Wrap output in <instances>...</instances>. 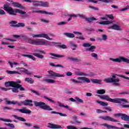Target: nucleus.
<instances>
[{"label": "nucleus", "mask_w": 129, "mask_h": 129, "mask_svg": "<svg viewBox=\"0 0 129 129\" xmlns=\"http://www.w3.org/2000/svg\"><path fill=\"white\" fill-rule=\"evenodd\" d=\"M23 38V40H25L29 44H31V45H35V46H54L53 44H56L57 43L55 42H51L49 43H48V41H43L42 39H38L37 40H33L31 39V38H29L27 35L25 34H22L20 35V38Z\"/></svg>", "instance_id": "nucleus-1"}, {"label": "nucleus", "mask_w": 129, "mask_h": 129, "mask_svg": "<svg viewBox=\"0 0 129 129\" xmlns=\"http://www.w3.org/2000/svg\"><path fill=\"white\" fill-rule=\"evenodd\" d=\"M4 10L11 15V16H17V14H21L22 15V19L24 18H27V13L23 10L14 9L10 7V4H5L4 5Z\"/></svg>", "instance_id": "nucleus-2"}, {"label": "nucleus", "mask_w": 129, "mask_h": 129, "mask_svg": "<svg viewBox=\"0 0 129 129\" xmlns=\"http://www.w3.org/2000/svg\"><path fill=\"white\" fill-rule=\"evenodd\" d=\"M99 97H100L101 99H104V100L109 101V102H113V103H118V104H121V102L128 103V101H127L126 99L122 98L112 99L108 95H99Z\"/></svg>", "instance_id": "nucleus-3"}, {"label": "nucleus", "mask_w": 129, "mask_h": 129, "mask_svg": "<svg viewBox=\"0 0 129 129\" xmlns=\"http://www.w3.org/2000/svg\"><path fill=\"white\" fill-rule=\"evenodd\" d=\"M34 105L36 107H39V108H41V109H43V110H47L51 111L53 110V109L50 107V106L47 105L45 102H34Z\"/></svg>", "instance_id": "nucleus-4"}, {"label": "nucleus", "mask_w": 129, "mask_h": 129, "mask_svg": "<svg viewBox=\"0 0 129 129\" xmlns=\"http://www.w3.org/2000/svg\"><path fill=\"white\" fill-rule=\"evenodd\" d=\"M104 81L106 83H113L114 85L116 86H119L120 85V84L119 83L120 80L116 78V77L114 75L112 76V78L105 79Z\"/></svg>", "instance_id": "nucleus-5"}, {"label": "nucleus", "mask_w": 129, "mask_h": 129, "mask_svg": "<svg viewBox=\"0 0 129 129\" xmlns=\"http://www.w3.org/2000/svg\"><path fill=\"white\" fill-rule=\"evenodd\" d=\"M5 85L6 87H15V85H17L18 87V89H20V91H25V88L23 87L22 85L18 84L15 83V81H8L5 82Z\"/></svg>", "instance_id": "nucleus-6"}, {"label": "nucleus", "mask_w": 129, "mask_h": 129, "mask_svg": "<svg viewBox=\"0 0 129 129\" xmlns=\"http://www.w3.org/2000/svg\"><path fill=\"white\" fill-rule=\"evenodd\" d=\"M33 100H25L24 101L19 102L18 101H14V104H18V106H22L23 104L26 106H33Z\"/></svg>", "instance_id": "nucleus-7"}, {"label": "nucleus", "mask_w": 129, "mask_h": 129, "mask_svg": "<svg viewBox=\"0 0 129 129\" xmlns=\"http://www.w3.org/2000/svg\"><path fill=\"white\" fill-rule=\"evenodd\" d=\"M109 60L113 61V62H117L118 63H121V62H124L127 64H129V59L126 58L123 56H120L118 58H110Z\"/></svg>", "instance_id": "nucleus-8"}, {"label": "nucleus", "mask_w": 129, "mask_h": 129, "mask_svg": "<svg viewBox=\"0 0 129 129\" xmlns=\"http://www.w3.org/2000/svg\"><path fill=\"white\" fill-rule=\"evenodd\" d=\"M10 26L12 28H24L26 26V24L24 23H18V21H11L10 22Z\"/></svg>", "instance_id": "nucleus-9"}, {"label": "nucleus", "mask_w": 129, "mask_h": 129, "mask_svg": "<svg viewBox=\"0 0 129 129\" xmlns=\"http://www.w3.org/2000/svg\"><path fill=\"white\" fill-rule=\"evenodd\" d=\"M78 79H79V80H82V81H76L74 79H72L71 80L73 82H74V83H84L85 82L90 83V80H89L88 78L82 77L78 78Z\"/></svg>", "instance_id": "nucleus-10"}, {"label": "nucleus", "mask_w": 129, "mask_h": 129, "mask_svg": "<svg viewBox=\"0 0 129 129\" xmlns=\"http://www.w3.org/2000/svg\"><path fill=\"white\" fill-rule=\"evenodd\" d=\"M48 75H47V78H49L50 79H54L55 77H64V75L55 73L53 71H48Z\"/></svg>", "instance_id": "nucleus-11"}, {"label": "nucleus", "mask_w": 129, "mask_h": 129, "mask_svg": "<svg viewBox=\"0 0 129 129\" xmlns=\"http://www.w3.org/2000/svg\"><path fill=\"white\" fill-rule=\"evenodd\" d=\"M80 18H81V19H84L85 20L86 22H88V23H89L90 24H92L93 23V21H97V19L95 18V17H91V18H86V16L84 15H81V14H78V15Z\"/></svg>", "instance_id": "nucleus-12"}, {"label": "nucleus", "mask_w": 129, "mask_h": 129, "mask_svg": "<svg viewBox=\"0 0 129 129\" xmlns=\"http://www.w3.org/2000/svg\"><path fill=\"white\" fill-rule=\"evenodd\" d=\"M83 47H90L89 48H88L86 49V51H89V52H92L93 53V52H95V49H96V46L94 45H92L90 43H85L83 45Z\"/></svg>", "instance_id": "nucleus-13"}, {"label": "nucleus", "mask_w": 129, "mask_h": 129, "mask_svg": "<svg viewBox=\"0 0 129 129\" xmlns=\"http://www.w3.org/2000/svg\"><path fill=\"white\" fill-rule=\"evenodd\" d=\"M35 10H37V8L35 7L31 8V11L32 13H38L39 14H45L46 15H50V16H53V13L51 12H46V11H42V10L36 11Z\"/></svg>", "instance_id": "nucleus-14"}, {"label": "nucleus", "mask_w": 129, "mask_h": 129, "mask_svg": "<svg viewBox=\"0 0 129 129\" xmlns=\"http://www.w3.org/2000/svg\"><path fill=\"white\" fill-rule=\"evenodd\" d=\"M114 116H115L116 117H119V116H120L122 120L129 121V116L125 114H121V113L115 114Z\"/></svg>", "instance_id": "nucleus-15"}, {"label": "nucleus", "mask_w": 129, "mask_h": 129, "mask_svg": "<svg viewBox=\"0 0 129 129\" xmlns=\"http://www.w3.org/2000/svg\"><path fill=\"white\" fill-rule=\"evenodd\" d=\"M33 38H46L47 40H51L52 38H50L48 35L46 34H32Z\"/></svg>", "instance_id": "nucleus-16"}, {"label": "nucleus", "mask_w": 129, "mask_h": 129, "mask_svg": "<svg viewBox=\"0 0 129 129\" xmlns=\"http://www.w3.org/2000/svg\"><path fill=\"white\" fill-rule=\"evenodd\" d=\"M100 118H102L104 120H107L108 121H113L114 122H118V120L111 117L109 116H102L100 117Z\"/></svg>", "instance_id": "nucleus-17"}, {"label": "nucleus", "mask_w": 129, "mask_h": 129, "mask_svg": "<svg viewBox=\"0 0 129 129\" xmlns=\"http://www.w3.org/2000/svg\"><path fill=\"white\" fill-rule=\"evenodd\" d=\"M75 74L77 76H90V77L94 76V75H95V73L94 72H91L89 74L83 73L76 72Z\"/></svg>", "instance_id": "nucleus-18"}, {"label": "nucleus", "mask_w": 129, "mask_h": 129, "mask_svg": "<svg viewBox=\"0 0 129 129\" xmlns=\"http://www.w3.org/2000/svg\"><path fill=\"white\" fill-rule=\"evenodd\" d=\"M26 3H33L32 5L34 7H40L41 1L35 0H26Z\"/></svg>", "instance_id": "nucleus-19"}, {"label": "nucleus", "mask_w": 129, "mask_h": 129, "mask_svg": "<svg viewBox=\"0 0 129 129\" xmlns=\"http://www.w3.org/2000/svg\"><path fill=\"white\" fill-rule=\"evenodd\" d=\"M49 128H63V127L60 125L55 124L51 123H49L47 126Z\"/></svg>", "instance_id": "nucleus-20"}, {"label": "nucleus", "mask_w": 129, "mask_h": 129, "mask_svg": "<svg viewBox=\"0 0 129 129\" xmlns=\"http://www.w3.org/2000/svg\"><path fill=\"white\" fill-rule=\"evenodd\" d=\"M14 111H20L21 113H31L32 111L28 109H26V108L22 109H14Z\"/></svg>", "instance_id": "nucleus-21"}, {"label": "nucleus", "mask_w": 129, "mask_h": 129, "mask_svg": "<svg viewBox=\"0 0 129 129\" xmlns=\"http://www.w3.org/2000/svg\"><path fill=\"white\" fill-rule=\"evenodd\" d=\"M58 105H59V106H60V107H63V108H66V109H68V110L73 111L72 112L76 113V111H75V110H72V109H71V108H70V107H69V106H68V105H64L63 104H61V103H59L58 104Z\"/></svg>", "instance_id": "nucleus-22"}, {"label": "nucleus", "mask_w": 129, "mask_h": 129, "mask_svg": "<svg viewBox=\"0 0 129 129\" xmlns=\"http://www.w3.org/2000/svg\"><path fill=\"white\" fill-rule=\"evenodd\" d=\"M12 5L15 8H20L21 10H26V7L22 6L20 3L13 2Z\"/></svg>", "instance_id": "nucleus-23"}, {"label": "nucleus", "mask_w": 129, "mask_h": 129, "mask_svg": "<svg viewBox=\"0 0 129 129\" xmlns=\"http://www.w3.org/2000/svg\"><path fill=\"white\" fill-rule=\"evenodd\" d=\"M106 17H102L101 18V20H102V21H108V18L110 19V20H113L114 19V17H113V15L112 14L111 15H106Z\"/></svg>", "instance_id": "nucleus-24"}, {"label": "nucleus", "mask_w": 129, "mask_h": 129, "mask_svg": "<svg viewBox=\"0 0 129 129\" xmlns=\"http://www.w3.org/2000/svg\"><path fill=\"white\" fill-rule=\"evenodd\" d=\"M102 125H103L105 127H107V128H108V129H118V127H117L115 126H113V125L108 124L107 123L102 124Z\"/></svg>", "instance_id": "nucleus-25"}, {"label": "nucleus", "mask_w": 129, "mask_h": 129, "mask_svg": "<svg viewBox=\"0 0 129 129\" xmlns=\"http://www.w3.org/2000/svg\"><path fill=\"white\" fill-rule=\"evenodd\" d=\"M110 29H112V30H115L116 31H122V29L120 28V26L116 24H113L112 26L110 27Z\"/></svg>", "instance_id": "nucleus-26"}, {"label": "nucleus", "mask_w": 129, "mask_h": 129, "mask_svg": "<svg viewBox=\"0 0 129 129\" xmlns=\"http://www.w3.org/2000/svg\"><path fill=\"white\" fill-rule=\"evenodd\" d=\"M96 23L97 24H99V25H109L110 24H112V21H102L100 22L97 21Z\"/></svg>", "instance_id": "nucleus-27"}, {"label": "nucleus", "mask_w": 129, "mask_h": 129, "mask_svg": "<svg viewBox=\"0 0 129 129\" xmlns=\"http://www.w3.org/2000/svg\"><path fill=\"white\" fill-rule=\"evenodd\" d=\"M13 87L11 88V89L12 90V92L14 93H19V88L17 85H15L14 87Z\"/></svg>", "instance_id": "nucleus-28"}, {"label": "nucleus", "mask_w": 129, "mask_h": 129, "mask_svg": "<svg viewBox=\"0 0 129 129\" xmlns=\"http://www.w3.org/2000/svg\"><path fill=\"white\" fill-rule=\"evenodd\" d=\"M63 35H64V36H66V37H67L68 38H72L75 37V35H74V34L72 33H69V32L64 33H63Z\"/></svg>", "instance_id": "nucleus-29"}, {"label": "nucleus", "mask_w": 129, "mask_h": 129, "mask_svg": "<svg viewBox=\"0 0 129 129\" xmlns=\"http://www.w3.org/2000/svg\"><path fill=\"white\" fill-rule=\"evenodd\" d=\"M49 55H51V56H53V57H55L56 58H63L65 57V55L57 54L53 53H49Z\"/></svg>", "instance_id": "nucleus-30"}, {"label": "nucleus", "mask_w": 129, "mask_h": 129, "mask_svg": "<svg viewBox=\"0 0 129 129\" xmlns=\"http://www.w3.org/2000/svg\"><path fill=\"white\" fill-rule=\"evenodd\" d=\"M40 7H43L44 8H48L49 7V3L47 2L40 1Z\"/></svg>", "instance_id": "nucleus-31"}, {"label": "nucleus", "mask_w": 129, "mask_h": 129, "mask_svg": "<svg viewBox=\"0 0 129 129\" xmlns=\"http://www.w3.org/2000/svg\"><path fill=\"white\" fill-rule=\"evenodd\" d=\"M25 81L30 83V84H33L35 82V81L32 79V78H26L25 79Z\"/></svg>", "instance_id": "nucleus-32"}, {"label": "nucleus", "mask_w": 129, "mask_h": 129, "mask_svg": "<svg viewBox=\"0 0 129 129\" xmlns=\"http://www.w3.org/2000/svg\"><path fill=\"white\" fill-rule=\"evenodd\" d=\"M13 116L15 117L16 119H18V120H20V121H26V120L25 118L22 117L18 116L16 115H13Z\"/></svg>", "instance_id": "nucleus-33"}, {"label": "nucleus", "mask_w": 129, "mask_h": 129, "mask_svg": "<svg viewBox=\"0 0 129 129\" xmlns=\"http://www.w3.org/2000/svg\"><path fill=\"white\" fill-rule=\"evenodd\" d=\"M92 82L94 84H101V85L102 84V83H101V81L97 79L92 80Z\"/></svg>", "instance_id": "nucleus-34"}, {"label": "nucleus", "mask_w": 129, "mask_h": 129, "mask_svg": "<svg viewBox=\"0 0 129 129\" xmlns=\"http://www.w3.org/2000/svg\"><path fill=\"white\" fill-rule=\"evenodd\" d=\"M34 52H35V53H38L37 54H46L45 51H44L43 50H41L40 49H36L34 50Z\"/></svg>", "instance_id": "nucleus-35"}, {"label": "nucleus", "mask_w": 129, "mask_h": 129, "mask_svg": "<svg viewBox=\"0 0 129 129\" xmlns=\"http://www.w3.org/2000/svg\"><path fill=\"white\" fill-rule=\"evenodd\" d=\"M7 73L8 74H10L11 75H12L13 74H21L20 73L17 72V71H8L7 70L6 71Z\"/></svg>", "instance_id": "nucleus-36"}, {"label": "nucleus", "mask_w": 129, "mask_h": 129, "mask_svg": "<svg viewBox=\"0 0 129 129\" xmlns=\"http://www.w3.org/2000/svg\"><path fill=\"white\" fill-rule=\"evenodd\" d=\"M4 100H5L6 102V104H8L9 105H11V104H15V101H8L7 98H5Z\"/></svg>", "instance_id": "nucleus-37"}, {"label": "nucleus", "mask_w": 129, "mask_h": 129, "mask_svg": "<svg viewBox=\"0 0 129 129\" xmlns=\"http://www.w3.org/2000/svg\"><path fill=\"white\" fill-rule=\"evenodd\" d=\"M97 102L98 103H99L100 105H102V106H107L108 105V104L107 103L102 102L101 101H97Z\"/></svg>", "instance_id": "nucleus-38"}, {"label": "nucleus", "mask_w": 129, "mask_h": 129, "mask_svg": "<svg viewBox=\"0 0 129 129\" xmlns=\"http://www.w3.org/2000/svg\"><path fill=\"white\" fill-rule=\"evenodd\" d=\"M33 55L35 56V57H37V58H39V59H43L44 58V55H40L39 53H33Z\"/></svg>", "instance_id": "nucleus-39"}, {"label": "nucleus", "mask_w": 129, "mask_h": 129, "mask_svg": "<svg viewBox=\"0 0 129 129\" xmlns=\"http://www.w3.org/2000/svg\"><path fill=\"white\" fill-rule=\"evenodd\" d=\"M43 81H46L47 83H55V81L54 80L52 79H44L43 80Z\"/></svg>", "instance_id": "nucleus-40"}, {"label": "nucleus", "mask_w": 129, "mask_h": 129, "mask_svg": "<svg viewBox=\"0 0 129 129\" xmlns=\"http://www.w3.org/2000/svg\"><path fill=\"white\" fill-rule=\"evenodd\" d=\"M97 94H104L105 93V90L104 89H101V90H98L97 91Z\"/></svg>", "instance_id": "nucleus-41"}, {"label": "nucleus", "mask_w": 129, "mask_h": 129, "mask_svg": "<svg viewBox=\"0 0 129 129\" xmlns=\"http://www.w3.org/2000/svg\"><path fill=\"white\" fill-rule=\"evenodd\" d=\"M75 99L76 100V102H79V103H83V100L79 98L78 97H76Z\"/></svg>", "instance_id": "nucleus-42"}, {"label": "nucleus", "mask_w": 129, "mask_h": 129, "mask_svg": "<svg viewBox=\"0 0 129 129\" xmlns=\"http://www.w3.org/2000/svg\"><path fill=\"white\" fill-rule=\"evenodd\" d=\"M0 120H2V121H5V122H12V120L9 119H5L3 118H0Z\"/></svg>", "instance_id": "nucleus-43"}, {"label": "nucleus", "mask_w": 129, "mask_h": 129, "mask_svg": "<svg viewBox=\"0 0 129 129\" xmlns=\"http://www.w3.org/2000/svg\"><path fill=\"white\" fill-rule=\"evenodd\" d=\"M73 119H74V120H75V122H77V123H79V124H80V123H81V121L77 120V116H74L73 117Z\"/></svg>", "instance_id": "nucleus-44"}, {"label": "nucleus", "mask_w": 129, "mask_h": 129, "mask_svg": "<svg viewBox=\"0 0 129 129\" xmlns=\"http://www.w3.org/2000/svg\"><path fill=\"white\" fill-rule=\"evenodd\" d=\"M57 46L58 48H61V49H67V47L65 44H62V45H57Z\"/></svg>", "instance_id": "nucleus-45"}, {"label": "nucleus", "mask_w": 129, "mask_h": 129, "mask_svg": "<svg viewBox=\"0 0 129 129\" xmlns=\"http://www.w3.org/2000/svg\"><path fill=\"white\" fill-rule=\"evenodd\" d=\"M5 125L7 126H10V127H12V128H15V125H13L12 123H5Z\"/></svg>", "instance_id": "nucleus-46"}, {"label": "nucleus", "mask_w": 129, "mask_h": 129, "mask_svg": "<svg viewBox=\"0 0 129 129\" xmlns=\"http://www.w3.org/2000/svg\"><path fill=\"white\" fill-rule=\"evenodd\" d=\"M91 56H92L93 58H95V59H98V55L95 53H92L91 54Z\"/></svg>", "instance_id": "nucleus-47"}, {"label": "nucleus", "mask_w": 129, "mask_h": 129, "mask_svg": "<svg viewBox=\"0 0 129 129\" xmlns=\"http://www.w3.org/2000/svg\"><path fill=\"white\" fill-rule=\"evenodd\" d=\"M102 39L103 41H106L107 40V35L103 34L102 35Z\"/></svg>", "instance_id": "nucleus-48"}, {"label": "nucleus", "mask_w": 129, "mask_h": 129, "mask_svg": "<svg viewBox=\"0 0 129 129\" xmlns=\"http://www.w3.org/2000/svg\"><path fill=\"white\" fill-rule=\"evenodd\" d=\"M89 9H92V10H93L94 11H98L99 9L98 8L94 7L93 6H89Z\"/></svg>", "instance_id": "nucleus-49"}, {"label": "nucleus", "mask_w": 129, "mask_h": 129, "mask_svg": "<svg viewBox=\"0 0 129 129\" xmlns=\"http://www.w3.org/2000/svg\"><path fill=\"white\" fill-rule=\"evenodd\" d=\"M43 98H44L45 99H47V100H48V101H50V102H52L53 103H54V100L50 99V98L47 97L46 96H43Z\"/></svg>", "instance_id": "nucleus-50"}, {"label": "nucleus", "mask_w": 129, "mask_h": 129, "mask_svg": "<svg viewBox=\"0 0 129 129\" xmlns=\"http://www.w3.org/2000/svg\"><path fill=\"white\" fill-rule=\"evenodd\" d=\"M73 62H80L81 61V59H78V58H73Z\"/></svg>", "instance_id": "nucleus-51"}, {"label": "nucleus", "mask_w": 129, "mask_h": 129, "mask_svg": "<svg viewBox=\"0 0 129 129\" xmlns=\"http://www.w3.org/2000/svg\"><path fill=\"white\" fill-rule=\"evenodd\" d=\"M67 129H78L76 126H73L72 125H68L67 126Z\"/></svg>", "instance_id": "nucleus-52"}, {"label": "nucleus", "mask_w": 129, "mask_h": 129, "mask_svg": "<svg viewBox=\"0 0 129 129\" xmlns=\"http://www.w3.org/2000/svg\"><path fill=\"white\" fill-rule=\"evenodd\" d=\"M123 108H129V104L124 105L123 104H121L120 105Z\"/></svg>", "instance_id": "nucleus-53"}, {"label": "nucleus", "mask_w": 129, "mask_h": 129, "mask_svg": "<svg viewBox=\"0 0 129 129\" xmlns=\"http://www.w3.org/2000/svg\"><path fill=\"white\" fill-rule=\"evenodd\" d=\"M66 91V93H67V94H72L73 92L72 91H71L70 90H69V89H66L65 90Z\"/></svg>", "instance_id": "nucleus-54"}, {"label": "nucleus", "mask_w": 129, "mask_h": 129, "mask_svg": "<svg viewBox=\"0 0 129 129\" xmlns=\"http://www.w3.org/2000/svg\"><path fill=\"white\" fill-rule=\"evenodd\" d=\"M25 74H27V75H32V73L30 72V71L26 69Z\"/></svg>", "instance_id": "nucleus-55"}, {"label": "nucleus", "mask_w": 129, "mask_h": 129, "mask_svg": "<svg viewBox=\"0 0 129 129\" xmlns=\"http://www.w3.org/2000/svg\"><path fill=\"white\" fill-rule=\"evenodd\" d=\"M30 91H31V92H33V93H35L36 95H40V93L38 92H37L34 90L30 89Z\"/></svg>", "instance_id": "nucleus-56"}, {"label": "nucleus", "mask_w": 129, "mask_h": 129, "mask_svg": "<svg viewBox=\"0 0 129 129\" xmlns=\"http://www.w3.org/2000/svg\"><path fill=\"white\" fill-rule=\"evenodd\" d=\"M0 15L1 16H4V15H6V12H5V11H4L3 10L0 9Z\"/></svg>", "instance_id": "nucleus-57"}, {"label": "nucleus", "mask_w": 129, "mask_h": 129, "mask_svg": "<svg viewBox=\"0 0 129 129\" xmlns=\"http://www.w3.org/2000/svg\"><path fill=\"white\" fill-rule=\"evenodd\" d=\"M66 24H67V22L62 21V22L57 23V25H58V26H62V25H66Z\"/></svg>", "instance_id": "nucleus-58"}, {"label": "nucleus", "mask_w": 129, "mask_h": 129, "mask_svg": "<svg viewBox=\"0 0 129 129\" xmlns=\"http://www.w3.org/2000/svg\"><path fill=\"white\" fill-rule=\"evenodd\" d=\"M97 113H102V112L106 113V112H107V111H102V110H100V109H97Z\"/></svg>", "instance_id": "nucleus-59"}, {"label": "nucleus", "mask_w": 129, "mask_h": 129, "mask_svg": "<svg viewBox=\"0 0 129 129\" xmlns=\"http://www.w3.org/2000/svg\"><path fill=\"white\" fill-rule=\"evenodd\" d=\"M74 34L77 35V36H79V35H82V33L78 31H74Z\"/></svg>", "instance_id": "nucleus-60"}, {"label": "nucleus", "mask_w": 129, "mask_h": 129, "mask_svg": "<svg viewBox=\"0 0 129 129\" xmlns=\"http://www.w3.org/2000/svg\"><path fill=\"white\" fill-rule=\"evenodd\" d=\"M3 109H4V110H12V109H13V108L8 107H4L3 108Z\"/></svg>", "instance_id": "nucleus-61"}, {"label": "nucleus", "mask_w": 129, "mask_h": 129, "mask_svg": "<svg viewBox=\"0 0 129 129\" xmlns=\"http://www.w3.org/2000/svg\"><path fill=\"white\" fill-rule=\"evenodd\" d=\"M20 64H22L25 67H28V64L26 63V62H24V61H20Z\"/></svg>", "instance_id": "nucleus-62"}, {"label": "nucleus", "mask_w": 129, "mask_h": 129, "mask_svg": "<svg viewBox=\"0 0 129 129\" xmlns=\"http://www.w3.org/2000/svg\"><path fill=\"white\" fill-rule=\"evenodd\" d=\"M119 94H120V95L128 94V95H129V92L124 91V92H123L119 93Z\"/></svg>", "instance_id": "nucleus-63"}, {"label": "nucleus", "mask_w": 129, "mask_h": 129, "mask_svg": "<svg viewBox=\"0 0 129 129\" xmlns=\"http://www.w3.org/2000/svg\"><path fill=\"white\" fill-rule=\"evenodd\" d=\"M18 69H21V71L23 73H25L26 72V69L25 68H18Z\"/></svg>", "instance_id": "nucleus-64"}]
</instances>
